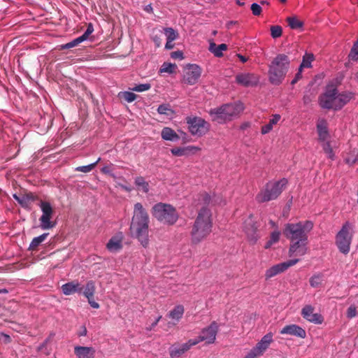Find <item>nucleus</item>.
I'll list each match as a JSON object with an SVG mask.
<instances>
[{"mask_svg": "<svg viewBox=\"0 0 358 358\" xmlns=\"http://www.w3.org/2000/svg\"><path fill=\"white\" fill-rule=\"evenodd\" d=\"M289 246V255L292 256H303L307 252V241H295Z\"/></svg>", "mask_w": 358, "mask_h": 358, "instance_id": "obj_21", "label": "nucleus"}, {"mask_svg": "<svg viewBox=\"0 0 358 358\" xmlns=\"http://www.w3.org/2000/svg\"><path fill=\"white\" fill-rule=\"evenodd\" d=\"M135 184L141 188L143 192L148 193L149 191V184L145 180L142 176H138L135 178Z\"/></svg>", "mask_w": 358, "mask_h": 358, "instance_id": "obj_36", "label": "nucleus"}, {"mask_svg": "<svg viewBox=\"0 0 358 358\" xmlns=\"http://www.w3.org/2000/svg\"><path fill=\"white\" fill-rule=\"evenodd\" d=\"M313 228V223L311 221H300L285 224L282 233L291 242L307 241L308 234Z\"/></svg>", "mask_w": 358, "mask_h": 358, "instance_id": "obj_4", "label": "nucleus"}, {"mask_svg": "<svg viewBox=\"0 0 358 358\" xmlns=\"http://www.w3.org/2000/svg\"><path fill=\"white\" fill-rule=\"evenodd\" d=\"M257 227L255 226L254 223H248L245 226V232L250 239L251 241L255 243L258 238L257 235L256 234Z\"/></svg>", "mask_w": 358, "mask_h": 358, "instance_id": "obj_29", "label": "nucleus"}, {"mask_svg": "<svg viewBox=\"0 0 358 358\" xmlns=\"http://www.w3.org/2000/svg\"><path fill=\"white\" fill-rule=\"evenodd\" d=\"M336 94V86L333 84L328 85L326 92L320 96V106L323 108L331 109Z\"/></svg>", "mask_w": 358, "mask_h": 358, "instance_id": "obj_13", "label": "nucleus"}, {"mask_svg": "<svg viewBox=\"0 0 358 358\" xmlns=\"http://www.w3.org/2000/svg\"><path fill=\"white\" fill-rule=\"evenodd\" d=\"M237 57L243 63H245L248 61V58L242 55L238 54Z\"/></svg>", "mask_w": 358, "mask_h": 358, "instance_id": "obj_64", "label": "nucleus"}, {"mask_svg": "<svg viewBox=\"0 0 358 358\" xmlns=\"http://www.w3.org/2000/svg\"><path fill=\"white\" fill-rule=\"evenodd\" d=\"M227 49V45L224 43L217 45L214 42L210 43L209 50L214 54L215 57H220L223 55L222 51Z\"/></svg>", "mask_w": 358, "mask_h": 358, "instance_id": "obj_27", "label": "nucleus"}, {"mask_svg": "<svg viewBox=\"0 0 358 358\" xmlns=\"http://www.w3.org/2000/svg\"><path fill=\"white\" fill-rule=\"evenodd\" d=\"M162 318V316H159L157 317V319L151 324L150 327V328H148V330H151L157 324V323L159 322V320H161Z\"/></svg>", "mask_w": 358, "mask_h": 358, "instance_id": "obj_61", "label": "nucleus"}, {"mask_svg": "<svg viewBox=\"0 0 358 358\" xmlns=\"http://www.w3.org/2000/svg\"><path fill=\"white\" fill-rule=\"evenodd\" d=\"M350 224L347 222L336 236V245L338 250L343 255L348 254L350 250L352 240V234L350 232Z\"/></svg>", "mask_w": 358, "mask_h": 358, "instance_id": "obj_8", "label": "nucleus"}, {"mask_svg": "<svg viewBox=\"0 0 358 358\" xmlns=\"http://www.w3.org/2000/svg\"><path fill=\"white\" fill-rule=\"evenodd\" d=\"M314 308L311 305H306L301 310V315L306 320L315 323L322 324L323 317L319 313H314Z\"/></svg>", "mask_w": 358, "mask_h": 358, "instance_id": "obj_18", "label": "nucleus"}, {"mask_svg": "<svg viewBox=\"0 0 358 358\" xmlns=\"http://www.w3.org/2000/svg\"><path fill=\"white\" fill-rule=\"evenodd\" d=\"M177 69V66L171 63L164 62L160 68V73H173Z\"/></svg>", "mask_w": 358, "mask_h": 358, "instance_id": "obj_40", "label": "nucleus"}, {"mask_svg": "<svg viewBox=\"0 0 358 358\" xmlns=\"http://www.w3.org/2000/svg\"><path fill=\"white\" fill-rule=\"evenodd\" d=\"M164 30V34L166 36L167 41H173L174 40L176 39L178 34L173 29L169 27V28H165Z\"/></svg>", "mask_w": 358, "mask_h": 358, "instance_id": "obj_42", "label": "nucleus"}, {"mask_svg": "<svg viewBox=\"0 0 358 358\" xmlns=\"http://www.w3.org/2000/svg\"><path fill=\"white\" fill-rule=\"evenodd\" d=\"M118 96L121 99H124L128 103L133 102L137 97V95L131 92H120L118 94Z\"/></svg>", "mask_w": 358, "mask_h": 358, "instance_id": "obj_38", "label": "nucleus"}, {"mask_svg": "<svg viewBox=\"0 0 358 358\" xmlns=\"http://www.w3.org/2000/svg\"><path fill=\"white\" fill-rule=\"evenodd\" d=\"M212 220L210 210L206 206L199 212L190 233L191 242L196 245L206 239L210 234Z\"/></svg>", "mask_w": 358, "mask_h": 358, "instance_id": "obj_2", "label": "nucleus"}, {"mask_svg": "<svg viewBox=\"0 0 358 358\" xmlns=\"http://www.w3.org/2000/svg\"><path fill=\"white\" fill-rule=\"evenodd\" d=\"M172 42H173L172 41H167L165 45V48L167 50H171V49L173 48L174 44Z\"/></svg>", "mask_w": 358, "mask_h": 358, "instance_id": "obj_60", "label": "nucleus"}, {"mask_svg": "<svg viewBox=\"0 0 358 358\" xmlns=\"http://www.w3.org/2000/svg\"><path fill=\"white\" fill-rule=\"evenodd\" d=\"M210 196L206 192L201 193L199 195V200L201 201V204L205 206L210 203Z\"/></svg>", "mask_w": 358, "mask_h": 358, "instance_id": "obj_48", "label": "nucleus"}, {"mask_svg": "<svg viewBox=\"0 0 358 358\" xmlns=\"http://www.w3.org/2000/svg\"><path fill=\"white\" fill-rule=\"evenodd\" d=\"M218 330L219 325L216 322L213 321L208 327L203 328L200 336L194 340L196 341V345L201 341H205L206 344H212L216 339Z\"/></svg>", "mask_w": 358, "mask_h": 358, "instance_id": "obj_12", "label": "nucleus"}, {"mask_svg": "<svg viewBox=\"0 0 358 358\" xmlns=\"http://www.w3.org/2000/svg\"><path fill=\"white\" fill-rule=\"evenodd\" d=\"M345 162L349 165H353L358 162V150L354 149L350 151L345 159Z\"/></svg>", "mask_w": 358, "mask_h": 358, "instance_id": "obj_37", "label": "nucleus"}, {"mask_svg": "<svg viewBox=\"0 0 358 358\" xmlns=\"http://www.w3.org/2000/svg\"><path fill=\"white\" fill-rule=\"evenodd\" d=\"M100 161H101V158L99 157L95 162H94L92 164H90L86 165V166H78V167L76 168V171H80V172H83V173H89L95 168V166L97 165V164Z\"/></svg>", "mask_w": 358, "mask_h": 358, "instance_id": "obj_39", "label": "nucleus"}, {"mask_svg": "<svg viewBox=\"0 0 358 358\" xmlns=\"http://www.w3.org/2000/svg\"><path fill=\"white\" fill-rule=\"evenodd\" d=\"M322 148L324 152L327 155V157L330 159H333L334 157V152L332 148L330 145L329 142H325L322 144Z\"/></svg>", "mask_w": 358, "mask_h": 358, "instance_id": "obj_46", "label": "nucleus"}, {"mask_svg": "<svg viewBox=\"0 0 358 358\" xmlns=\"http://www.w3.org/2000/svg\"><path fill=\"white\" fill-rule=\"evenodd\" d=\"M101 172L103 173H110V169L108 166H105L101 169Z\"/></svg>", "mask_w": 358, "mask_h": 358, "instance_id": "obj_62", "label": "nucleus"}, {"mask_svg": "<svg viewBox=\"0 0 358 358\" xmlns=\"http://www.w3.org/2000/svg\"><path fill=\"white\" fill-rule=\"evenodd\" d=\"M347 315L348 317H354L357 315L356 308L353 306H351L348 308Z\"/></svg>", "mask_w": 358, "mask_h": 358, "instance_id": "obj_56", "label": "nucleus"}, {"mask_svg": "<svg viewBox=\"0 0 358 358\" xmlns=\"http://www.w3.org/2000/svg\"><path fill=\"white\" fill-rule=\"evenodd\" d=\"M107 249L113 252H115L122 249V238L118 236L112 237L106 245Z\"/></svg>", "mask_w": 358, "mask_h": 358, "instance_id": "obj_25", "label": "nucleus"}, {"mask_svg": "<svg viewBox=\"0 0 358 358\" xmlns=\"http://www.w3.org/2000/svg\"><path fill=\"white\" fill-rule=\"evenodd\" d=\"M152 214L159 222L166 225L174 224L178 219L176 208L170 204L164 203L155 204L152 208Z\"/></svg>", "mask_w": 358, "mask_h": 358, "instance_id": "obj_5", "label": "nucleus"}, {"mask_svg": "<svg viewBox=\"0 0 358 358\" xmlns=\"http://www.w3.org/2000/svg\"><path fill=\"white\" fill-rule=\"evenodd\" d=\"M62 291L65 295H71L75 293H81L83 287L76 280L67 282L61 287Z\"/></svg>", "mask_w": 358, "mask_h": 358, "instance_id": "obj_22", "label": "nucleus"}, {"mask_svg": "<svg viewBox=\"0 0 358 358\" xmlns=\"http://www.w3.org/2000/svg\"><path fill=\"white\" fill-rule=\"evenodd\" d=\"M287 185V180L285 178L266 183L265 188L257 195V201L264 203L277 199L285 189Z\"/></svg>", "mask_w": 358, "mask_h": 358, "instance_id": "obj_6", "label": "nucleus"}, {"mask_svg": "<svg viewBox=\"0 0 358 358\" xmlns=\"http://www.w3.org/2000/svg\"><path fill=\"white\" fill-rule=\"evenodd\" d=\"M322 281V275L319 273L313 275L310 278V280H309L310 285L312 287H318L321 285Z\"/></svg>", "mask_w": 358, "mask_h": 358, "instance_id": "obj_41", "label": "nucleus"}, {"mask_svg": "<svg viewBox=\"0 0 358 358\" xmlns=\"http://www.w3.org/2000/svg\"><path fill=\"white\" fill-rule=\"evenodd\" d=\"M184 313V307L181 305L176 306L172 310H171L168 315L172 320L178 322L182 317Z\"/></svg>", "mask_w": 358, "mask_h": 358, "instance_id": "obj_28", "label": "nucleus"}, {"mask_svg": "<svg viewBox=\"0 0 358 358\" xmlns=\"http://www.w3.org/2000/svg\"><path fill=\"white\" fill-rule=\"evenodd\" d=\"M162 33L159 31V34H155L152 36V40L157 48H159L162 45Z\"/></svg>", "mask_w": 358, "mask_h": 358, "instance_id": "obj_54", "label": "nucleus"}, {"mask_svg": "<svg viewBox=\"0 0 358 358\" xmlns=\"http://www.w3.org/2000/svg\"><path fill=\"white\" fill-rule=\"evenodd\" d=\"M149 215L141 203H136L134 207V215L131 220V233L146 248L148 239Z\"/></svg>", "mask_w": 358, "mask_h": 358, "instance_id": "obj_1", "label": "nucleus"}, {"mask_svg": "<svg viewBox=\"0 0 358 358\" xmlns=\"http://www.w3.org/2000/svg\"><path fill=\"white\" fill-rule=\"evenodd\" d=\"M302 78V71H300L299 67L298 72L296 73L294 78L292 80L291 84H296Z\"/></svg>", "mask_w": 358, "mask_h": 358, "instance_id": "obj_58", "label": "nucleus"}, {"mask_svg": "<svg viewBox=\"0 0 358 358\" xmlns=\"http://www.w3.org/2000/svg\"><path fill=\"white\" fill-rule=\"evenodd\" d=\"M280 119V115H274L273 117L269 120V122L262 127V134H268L270 131L272 130L274 124H277L278 122Z\"/></svg>", "mask_w": 358, "mask_h": 358, "instance_id": "obj_30", "label": "nucleus"}, {"mask_svg": "<svg viewBox=\"0 0 358 358\" xmlns=\"http://www.w3.org/2000/svg\"><path fill=\"white\" fill-rule=\"evenodd\" d=\"M48 234V233H44L39 236L34 238L29 245V250L31 251L36 250L38 246L46 239Z\"/></svg>", "mask_w": 358, "mask_h": 358, "instance_id": "obj_32", "label": "nucleus"}, {"mask_svg": "<svg viewBox=\"0 0 358 358\" xmlns=\"http://www.w3.org/2000/svg\"><path fill=\"white\" fill-rule=\"evenodd\" d=\"M196 341L194 339H189L187 343L183 344H174L169 348V355L171 358H177L180 357L185 352H187L191 347L196 345Z\"/></svg>", "mask_w": 358, "mask_h": 358, "instance_id": "obj_16", "label": "nucleus"}, {"mask_svg": "<svg viewBox=\"0 0 358 358\" xmlns=\"http://www.w3.org/2000/svg\"><path fill=\"white\" fill-rule=\"evenodd\" d=\"M171 153L175 156H182L184 155L185 150L181 148H174L171 150Z\"/></svg>", "mask_w": 358, "mask_h": 358, "instance_id": "obj_55", "label": "nucleus"}, {"mask_svg": "<svg viewBox=\"0 0 358 358\" xmlns=\"http://www.w3.org/2000/svg\"><path fill=\"white\" fill-rule=\"evenodd\" d=\"M273 342V334L268 333L264 336L260 341L248 352L245 358H257L262 355Z\"/></svg>", "mask_w": 358, "mask_h": 358, "instance_id": "obj_11", "label": "nucleus"}, {"mask_svg": "<svg viewBox=\"0 0 358 358\" xmlns=\"http://www.w3.org/2000/svg\"><path fill=\"white\" fill-rule=\"evenodd\" d=\"M280 333L281 334L294 336L301 338H305L306 336V331L296 324L286 325L280 330Z\"/></svg>", "mask_w": 358, "mask_h": 358, "instance_id": "obj_19", "label": "nucleus"}, {"mask_svg": "<svg viewBox=\"0 0 358 358\" xmlns=\"http://www.w3.org/2000/svg\"><path fill=\"white\" fill-rule=\"evenodd\" d=\"M24 196L27 201V204H28V208H29L31 202L38 199V197L31 192L24 194Z\"/></svg>", "mask_w": 358, "mask_h": 358, "instance_id": "obj_52", "label": "nucleus"}, {"mask_svg": "<svg viewBox=\"0 0 358 358\" xmlns=\"http://www.w3.org/2000/svg\"><path fill=\"white\" fill-rule=\"evenodd\" d=\"M13 198L20 204V206L24 208H28V204H27V201L25 199L24 194L20 196L16 194L13 195Z\"/></svg>", "mask_w": 358, "mask_h": 358, "instance_id": "obj_49", "label": "nucleus"}, {"mask_svg": "<svg viewBox=\"0 0 358 358\" xmlns=\"http://www.w3.org/2000/svg\"><path fill=\"white\" fill-rule=\"evenodd\" d=\"M315 59L314 55L313 53L306 52L303 57L302 62L300 67V71H303L304 68H310L312 62Z\"/></svg>", "mask_w": 358, "mask_h": 358, "instance_id": "obj_31", "label": "nucleus"}, {"mask_svg": "<svg viewBox=\"0 0 358 358\" xmlns=\"http://www.w3.org/2000/svg\"><path fill=\"white\" fill-rule=\"evenodd\" d=\"M93 297L94 296H91V297L89 296V297H86V298L87 299L88 303L90 304V306L92 308L97 309L99 308V304L93 299Z\"/></svg>", "mask_w": 358, "mask_h": 358, "instance_id": "obj_59", "label": "nucleus"}, {"mask_svg": "<svg viewBox=\"0 0 358 358\" xmlns=\"http://www.w3.org/2000/svg\"><path fill=\"white\" fill-rule=\"evenodd\" d=\"M144 10L149 13H152V7L151 4H148V5L145 6L144 8Z\"/></svg>", "mask_w": 358, "mask_h": 358, "instance_id": "obj_63", "label": "nucleus"}, {"mask_svg": "<svg viewBox=\"0 0 358 358\" xmlns=\"http://www.w3.org/2000/svg\"><path fill=\"white\" fill-rule=\"evenodd\" d=\"M201 68L196 64H191L187 67L183 76L185 83L189 85H194L201 76Z\"/></svg>", "mask_w": 358, "mask_h": 358, "instance_id": "obj_15", "label": "nucleus"}, {"mask_svg": "<svg viewBox=\"0 0 358 358\" xmlns=\"http://www.w3.org/2000/svg\"><path fill=\"white\" fill-rule=\"evenodd\" d=\"M288 25L292 29H298L303 27V22L299 20L296 17L292 16V17H288L286 19Z\"/></svg>", "mask_w": 358, "mask_h": 358, "instance_id": "obj_33", "label": "nucleus"}, {"mask_svg": "<svg viewBox=\"0 0 358 358\" xmlns=\"http://www.w3.org/2000/svg\"><path fill=\"white\" fill-rule=\"evenodd\" d=\"M150 87H151V85L149 83L139 84V85H136L134 87L131 88V90L135 91V92H144V91H147V90H150Z\"/></svg>", "mask_w": 358, "mask_h": 358, "instance_id": "obj_47", "label": "nucleus"}, {"mask_svg": "<svg viewBox=\"0 0 358 358\" xmlns=\"http://www.w3.org/2000/svg\"><path fill=\"white\" fill-rule=\"evenodd\" d=\"M349 57L351 60L353 61L358 60V46L353 45L349 54Z\"/></svg>", "mask_w": 358, "mask_h": 358, "instance_id": "obj_50", "label": "nucleus"}, {"mask_svg": "<svg viewBox=\"0 0 358 358\" xmlns=\"http://www.w3.org/2000/svg\"><path fill=\"white\" fill-rule=\"evenodd\" d=\"M171 58L175 59H183V53H182V52H181L180 50L174 51L171 53Z\"/></svg>", "mask_w": 358, "mask_h": 358, "instance_id": "obj_57", "label": "nucleus"}, {"mask_svg": "<svg viewBox=\"0 0 358 358\" xmlns=\"http://www.w3.org/2000/svg\"><path fill=\"white\" fill-rule=\"evenodd\" d=\"M290 61L287 55L278 54L268 66L269 82L273 85H279L284 80L289 68Z\"/></svg>", "mask_w": 358, "mask_h": 358, "instance_id": "obj_3", "label": "nucleus"}, {"mask_svg": "<svg viewBox=\"0 0 358 358\" xmlns=\"http://www.w3.org/2000/svg\"><path fill=\"white\" fill-rule=\"evenodd\" d=\"M157 112L162 115H169L173 113L170 106L168 104H162L157 108Z\"/></svg>", "mask_w": 358, "mask_h": 358, "instance_id": "obj_44", "label": "nucleus"}, {"mask_svg": "<svg viewBox=\"0 0 358 358\" xmlns=\"http://www.w3.org/2000/svg\"><path fill=\"white\" fill-rule=\"evenodd\" d=\"M186 121L189 125V130L192 135L201 136L209 130V124L201 117H187Z\"/></svg>", "mask_w": 358, "mask_h": 358, "instance_id": "obj_9", "label": "nucleus"}, {"mask_svg": "<svg viewBox=\"0 0 358 358\" xmlns=\"http://www.w3.org/2000/svg\"><path fill=\"white\" fill-rule=\"evenodd\" d=\"M341 108H342V104L340 103V99H339V96L337 93L334 98V103H333L331 109L337 110H340Z\"/></svg>", "mask_w": 358, "mask_h": 358, "instance_id": "obj_53", "label": "nucleus"}, {"mask_svg": "<svg viewBox=\"0 0 358 358\" xmlns=\"http://www.w3.org/2000/svg\"><path fill=\"white\" fill-rule=\"evenodd\" d=\"M317 131L320 141L324 142L329 138L328 124L326 120L319 119L317 120Z\"/></svg>", "mask_w": 358, "mask_h": 358, "instance_id": "obj_23", "label": "nucleus"}, {"mask_svg": "<svg viewBox=\"0 0 358 358\" xmlns=\"http://www.w3.org/2000/svg\"><path fill=\"white\" fill-rule=\"evenodd\" d=\"M162 138L166 141H176L180 137L175 131L169 127H164L162 131Z\"/></svg>", "mask_w": 358, "mask_h": 358, "instance_id": "obj_26", "label": "nucleus"}, {"mask_svg": "<svg viewBox=\"0 0 358 358\" xmlns=\"http://www.w3.org/2000/svg\"><path fill=\"white\" fill-rule=\"evenodd\" d=\"M236 81L244 87H252L258 84L259 77L251 73H239L236 76Z\"/></svg>", "mask_w": 358, "mask_h": 358, "instance_id": "obj_17", "label": "nucleus"}, {"mask_svg": "<svg viewBox=\"0 0 358 358\" xmlns=\"http://www.w3.org/2000/svg\"><path fill=\"white\" fill-rule=\"evenodd\" d=\"M38 205L43 213L39 219L41 229H49L54 227L55 223L51 222V218L54 213V210L51 204L48 201L41 200Z\"/></svg>", "mask_w": 358, "mask_h": 358, "instance_id": "obj_10", "label": "nucleus"}, {"mask_svg": "<svg viewBox=\"0 0 358 358\" xmlns=\"http://www.w3.org/2000/svg\"><path fill=\"white\" fill-rule=\"evenodd\" d=\"M299 259H290L289 261L275 264L267 269L265 273L266 279H269L275 275L285 271L288 268L295 265Z\"/></svg>", "mask_w": 358, "mask_h": 358, "instance_id": "obj_14", "label": "nucleus"}, {"mask_svg": "<svg viewBox=\"0 0 358 358\" xmlns=\"http://www.w3.org/2000/svg\"><path fill=\"white\" fill-rule=\"evenodd\" d=\"M271 35L273 38H279L282 36V29L279 25H273L270 28Z\"/></svg>", "mask_w": 358, "mask_h": 358, "instance_id": "obj_43", "label": "nucleus"}, {"mask_svg": "<svg viewBox=\"0 0 358 358\" xmlns=\"http://www.w3.org/2000/svg\"><path fill=\"white\" fill-rule=\"evenodd\" d=\"M74 352L78 358H94V350L89 347L76 346Z\"/></svg>", "mask_w": 358, "mask_h": 358, "instance_id": "obj_24", "label": "nucleus"}, {"mask_svg": "<svg viewBox=\"0 0 358 358\" xmlns=\"http://www.w3.org/2000/svg\"><path fill=\"white\" fill-rule=\"evenodd\" d=\"M94 31V27L92 23H90L87 26V29L84 32L83 35L80 36L73 39L69 43H66L65 45H62V49H70L71 48L76 47L82 42L86 41L90 35Z\"/></svg>", "mask_w": 358, "mask_h": 358, "instance_id": "obj_20", "label": "nucleus"}, {"mask_svg": "<svg viewBox=\"0 0 358 358\" xmlns=\"http://www.w3.org/2000/svg\"><path fill=\"white\" fill-rule=\"evenodd\" d=\"M251 10L254 15L259 16L261 15L262 9L260 5L254 3L251 5Z\"/></svg>", "mask_w": 358, "mask_h": 358, "instance_id": "obj_51", "label": "nucleus"}, {"mask_svg": "<svg viewBox=\"0 0 358 358\" xmlns=\"http://www.w3.org/2000/svg\"><path fill=\"white\" fill-rule=\"evenodd\" d=\"M96 287L95 283L92 280H90L87 282L85 290L83 292V294L85 297H91L94 296L95 292Z\"/></svg>", "mask_w": 358, "mask_h": 358, "instance_id": "obj_35", "label": "nucleus"}, {"mask_svg": "<svg viewBox=\"0 0 358 358\" xmlns=\"http://www.w3.org/2000/svg\"><path fill=\"white\" fill-rule=\"evenodd\" d=\"M241 109L240 105L224 104L219 108L210 109L209 115L213 121L222 123L230 120L233 117L237 115Z\"/></svg>", "mask_w": 358, "mask_h": 358, "instance_id": "obj_7", "label": "nucleus"}, {"mask_svg": "<svg viewBox=\"0 0 358 358\" xmlns=\"http://www.w3.org/2000/svg\"><path fill=\"white\" fill-rule=\"evenodd\" d=\"M280 232L279 231H274L271 234L269 240L264 245L265 249L270 248L273 244L278 243L280 239Z\"/></svg>", "mask_w": 358, "mask_h": 358, "instance_id": "obj_34", "label": "nucleus"}, {"mask_svg": "<svg viewBox=\"0 0 358 358\" xmlns=\"http://www.w3.org/2000/svg\"><path fill=\"white\" fill-rule=\"evenodd\" d=\"M340 99V103L342 104V107L345 106L350 100L352 98L351 93H341L338 94Z\"/></svg>", "mask_w": 358, "mask_h": 358, "instance_id": "obj_45", "label": "nucleus"}]
</instances>
